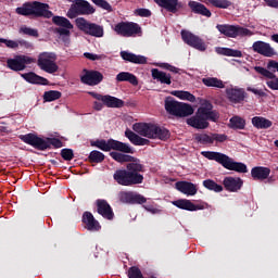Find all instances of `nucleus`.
<instances>
[{
    "mask_svg": "<svg viewBox=\"0 0 278 278\" xmlns=\"http://www.w3.org/2000/svg\"><path fill=\"white\" fill-rule=\"evenodd\" d=\"M121 58H123L126 62H132V64H147V58L143 55H136L127 51H122Z\"/></svg>",
    "mask_w": 278,
    "mask_h": 278,
    "instance_id": "cd10ccee",
    "label": "nucleus"
},
{
    "mask_svg": "<svg viewBox=\"0 0 278 278\" xmlns=\"http://www.w3.org/2000/svg\"><path fill=\"white\" fill-rule=\"evenodd\" d=\"M194 140L195 142H200V144H213L212 135L207 134H195Z\"/></svg>",
    "mask_w": 278,
    "mask_h": 278,
    "instance_id": "a19ab883",
    "label": "nucleus"
},
{
    "mask_svg": "<svg viewBox=\"0 0 278 278\" xmlns=\"http://www.w3.org/2000/svg\"><path fill=\"white\" fill-rule=\"evenodd\" d=\"M89 160L91 162L100 163V162H103V160H105V155L100 151L94 150L89 154Z\"/></svg>",
    "mask_w": 278,
    "mask_h": 278,
    "instance_id": "de8ad7c7",
    "label": "nucleus"
},
{
    "mask_svg": "<svg viewBox=\"0 0 278 278\" xmlns=\"http://www.w3.org/2000/svg\"><path fill=\"white\" fill-rule=\"evenodd\" d=\"M111 157L113 160H115V162H119L121 164L125 163V162H137L138 160H136L134 156L131 155H127V154H123L119 152H111L110 153Z\"/></svg>",
    "mask_w": 278,
    "mask_h": 278,
    "instance_id": "c9c22d12",
    "label": "nucleus"
},
{
    "mask_svg": "<svg viewBox=\"0 0 278 278\" xmlns=\"http://www.w3.org/2000/svg\"><path fill=\"white\" fill-rule=\"evenodd\" d=\"M165 110L166 112H168V114H172L173 116L186 117L194 114V109H192V105L177 102L173 98H167L165 100Z\"/></svg>",
    "mask_w": 278,
    "mask_h": 278,
    "instance_id": "423d86ee",
    "label": "nucleus"
},
{
    "mask_svg": "<svg viewBox=\"0 0 278 278\" xmlns=\"http://www.w3.org/2000/svg\"><path fill=\"white\" fill-rule=\"evenodd\" d=\"M216 29L227 38H244L254 35L253 30L240 25L218 24Z\"/></svg>",
    "mask_w": 278,
    "mask_h": 278,
    "instance_id": "0eeeda50",
    "label": "nucleus"
},
{
    "mask_svg": "<svg viewBox=\"0 0 278 278\" xmlns=\"http://www.w3.org/2000/svg\"><path fill=\"white\" fill-rule=\"evenodd\" d=\"M31 4L33 16H43L45 18H51L53 13L49 11V4L35 1Z\"/></svg>",
    "mask_w": 278,
    "mask_h": 278,
    "instance_id": "6ab92c4d",
    "label": "nucleus"
},
{
    "mask_svg": "<svg viewBox=\"0 0 278 278\" xmlns=\"http://www.w3.org/2000/svg\"><path fill=\"white\" fill-rule=\"evenodd\" d=\"M267 68H268V71H273L274 73H275V71H277V73H278V62L269 61L267 64Z\"/></svg>",
    "mask_w": 278,
    "mask_h": 278,
    "instance_id": "052dcab7",
    "label": "nucleus"
},
{
    "mask_svg": "<svg viewBox=\"0 0 278 278\" xmlns=\"http://www.w3.org/2000/svg\"><path fill=\"white\" fill-rule=\"evenodd\" d=\"M217 53L219 55H227L228 58H242V51L233 50L231 48H217Z\"/></svg>",
    "mask_w": 278,
    "mask_h": 278,
    "instance_id": "4c0bfd02",
    "label": "nucleus"
},
{
    "mask_svg": "<svg viewBox=\"0 0 278 278\" xmlns=\"http://www.w3.org/2000/svg\"><path fill=\"white\" fill-rule=\"evenodd\" d=\"M254 70L256 71V73H258L260 75H263V77H266L267 79H275V73L264 67L255 66Z\"/></svg>",
    "mask_w": 278,
    "mask_h": 278,
    "instance_id": "09e8293b",
    "label": "nucleus"
},
{
    "mask_svg": "<svg viewBox=\"0 0 278 278\" xmlns=\"http://www.w3.org/2000/svg\"><path fill=\"white\" fill-rule=\"evenodd\" d=\"M72 4L67 12L68 18H75L78 14H94V8L86 0H70Z\"/></svg>",
    "mask_w": 278,
    "mask_h": 278,
    "instance_id": "9b49d317",
    "label": "nucleus"
},
{
    "mask_svg": "<svg viewBox=\"0 0 278 278\" xmlns=\"http://www.w3.org/2000/svg\"><path fill=\"white\" fill-rule=\"evenodd\" d=\"M212 138H213V143H214V141H216V142H225V140H227V135L213 134Z\"/></svg>",
    "mask_w": 278,
    "mask_h": 278,
    "instance_id": "6e6d98bb",
    "label": "nucleus"
},
{
    "mask_svg": "<svg viewBox=\"0 0 278 278\" xmlns=\"http://www.w3.org/2000/svg\"><path fill=\"white\" fill-rule=\"evenodd\" d=\"M21 34H25L26 36H33L34 38H38V30L34 28H29L27 26H23L20 28Z\"/></svg>",
    "mask_w": 278,
    "mask_h": 278,
    "instance_id": "8fccbe9b",
    "label": "nucleus"
},
{
    "mask_svg": "<svg viewBox=\"0 0 278 278\" xmlns=\"http://www.w3.org/2000/svg\"><path fill=\"white\" fill-rule=\"evenodd\" d=\"M203 186L207 190H213V192H223V186L216 184V181H214L212 179L204 180Z\"/></svg>",
    "mask_w": 278,
    "mask_h": 278,
    "instance_id": "ea45409f",
    "label": "nucleus"
},
{
    "mask_svg": "<svg viewBox=\"0 0 278 278\" xmlns=\"http://www.w3.org/2000/svg\"><path fill=\"white\" fill-rule=\"evenodd\" d=\"M20 140H23L25 144H29L34 147V149H38L39 151H45L49 149V147H55V149H61L62 141L60 139H42L35 134L21 135Z\"/></svg>",
    "mask_w": 278,
    "mask_h": 278,
    "instance_id": "39448f33",
    "label": "nucleus"
},
{
    "mask_svg": "<svg viewBox=\"0 0 278 278\" xmlns=\"http://www.w3.org/2000/svg\"><path fill=\"white\" fill-rule=\"evenodd\" d=\"M252 50L254 51V53L264 55V58H273L274 55H277V51H275V48L270 47V43L265 41H255L252 45Z\"/></svg>",
    "mask_w": 278,
    "mask_h": 278,
    "instance_id": "dca6fc26",
    "label": "nucleus"
},
{
    "mask_svg": "<svg viewBox=\"0 0 278 278\" xmlns=\"http://www.w3.org/2000/svg\"><path fill=\"white\" fill-rule=\"evenodd\" d=\"M128 277L129 278H142V273L140 271V269L138 267H131L128 270Z\"/></svg>",
    "mask_w": 278,
    "mask_h": 278,
    "instance_id": "603ef678",
    "label": "nucleus"
},
{
    "mask_svg": "<svg viewBox=\"0 0 278 278\" xmlns=\"http://www.w3.org/2000/svg\"><path fill=\"white\" fill-rule=\"evenodd\" d=\"M93 147L97 149H101V151H121L122 153H134V148H131L127 143H123L121 141L110 139L108 141L100 140L93 143Z\"/></svg>",
    "mask_w": 278,
    "mask_h": 278,
    "instance_id": "1a4fd4ad",
    "label": "nucleus"
},
{
    "mask_svg": "<svg viewBox=\"0 0 278 278\" xmlns=\"http://www.w3.org/2000/svg\"><path fill=\"white\" fill-rule=\"evenodd\" d=\"M58 55L53 52H41L38 55L37 64L41 71L45 73H49L53 75V73H58L60 67L58 66Z\"/></svg>",
    "mask_w": 278,
    "mask_h": 278,
    "instance_id": "6e6552de",
    "label": "nucleus"
},
{
    "mask_svg": "<svg viewBox=\"0 0 278 278\" xmlns=\"http://www.w3.org/2000/svg\"><path fill=\"white\" fill-rule=\"evenodd\" d=\"M80 81L86 84L87 86H98L103 81V74L97 71H86L84 70V74L80 76Z\"/></svg>",
    "mask_w": 278,
    "mask_h": 278,
    "instance_id": "f3484780",
    "label": "nucleus"
},
{
    "mask_svg": "<svg viewBox=\"0 0 278 278\" xmlns=\"http://www.w3.org/2000/svg\"><path fill=\"white\" fill-rule=\"evenodd\" d=\"M248 92H253V94H257L258 97H266V92L260 89L248 87Z\"/></svg>",
    "mask_w": 278,
    "mask_h": 278,
    "instance_id": "bf43d9fd",
    "label": "nucleus"
},
{
    "mask_svg": "<svg viewBox=\"0 0 278 278\" xmlns=\"http://www.w3.org/2000/svg\"><path fill=\"white\" fill-rule=\"evenodd\" d=\"M226 97L231 103H240V101H244V90L238 87H228Z\"/></svg>",
    "mask_w": 278,
    "mask_h": 278,
    "instance_id": "412c9836",
    "label": "nucleus"
},
{
    "mask_svg": "<svg viewBox=\"0 0 278 278\" xmlns=\"http://www.w3.org/2000/svg\"><path fill=\"white\" fill-rule=\"evenodd\" d=\"M71 28H60L59 35H60V40L64 42L65 47H68L71 45Z\"/></svg>",
    "mask_w": 278,
    "mask_h": 278,
    "instance_id": "79ce46f5",
    "label": "nucleus"
},
{
    "mask_svg": "<svg viewBox=\"0 0 278 278\" xmlns=\"http://www.w3.org/2000/svg\"><path fill=\"white\" fill-rule=\"evenodd\" d=\"M88 94L93 97V99H97V101H101L106 108H123V105H125V102L116 97L102 96L94 91H89Z\"/></svg>",
    "mask_w": 278,
    "mask_h": 278,
    "instance_id": "2eb2a0df",
    "label": "nucleus"
},
{
    "mask_svg": "<svg viewBox=\"0 0 278 278\" xmlns=\"http://www.w3.org/2000/svg\"><path fill=\"white\" fill-rule=\"evenodd\" d=\"M202 83L204 86H207V88H225V83L216 77L203 78Z\"/></svg>",
    "mask_w": 278,
    "mask_h": 278,
    "instance_id": "e433bc0d",
    "label": "nucleus"
},
{
    "mask_svg": "<svg viewBox=\"0 0 278 278\" xmlns=\"http://www.w3.org/2000/svg\"><path fill=\"white\" fill-rule=\"evenodd\" d=\"M132 129L138 136H143V138H149L150 140H168L170 138L168 129L152 123H136Z\"/></svg>",
    "mask_w": 278,
    "mask_h": 278,
    "instance_id": "7ed1b4c3",
    "label": "nucleus"
},
{
    "mask_svg": "<svg viewBox=\"0 0 278 278\" xmlns=\"http://www.w3.org/2000/svg\"><path fill=\"white\" fill-rule=\"evenodd\" d=\"M60 97H62V93L55 90L46 91L43 94L45 101H48V102L58 101Z\"/></svg>",
    "mask_w": 278,
    "mask_h": 278,
    "instance_id": "49530a36",
    "label": "nucleus"
},
{
    "mask_svg": "<svg viewBox=\"0 0 278 278\" xmlns=\"http://www.w3.org/2000/svg\"><path fill=\"white\" fill-rule=\"evenodd\" d=\"M84 55L85 58H87V60H92V61L101 60V55H98L94 53L86 52Z\"/></svg>",
    "mask_w": 278,
    "mask_h": 278,
    "instance_id": "680f3d73",
    "label": "nucleus"
},
{
    "mask_svg": "<svg viewBox=\"0 0 278 278\" xmlns=\"http://www.w3.org/2000/svg\"><path fill=\"white\" fill-rule=\"evenodd\" d=\"M176 190L181 192L182 194H187V197H194L197 194V185L188 181H178L175 184Z\"/></svg>",
    "mask_w": 278,
    "mask_h": 278,
    "instance_id": "aec40b11",
    "label": "nucleus"
},
{
    "mask_svg": "<svg viewBox=\"0 0 278 278\" xmlns=\"http://www.w3.org/2000/svg\"><path fill=\"white\" fill-rule=\"evenodd\" d=\"M210 5H213L214 8H219L220 10H227V8H230L231 1L229 0H207Z\"/></svg>",
    "mask_w": 278,
    "mask_h": 278,
    "instance_id": "37998d69",
    "label": "nucleus"
},
{
    "mask_svg": "<svg viewBox=\"0 0 278 278\" xmlns=\"http://www.w3.org/2000/svg\"><path fill=\"white\" fill-rule=\"evenodd\" d=\"M144 210H147V212H150L151 214H160V208L153 207L151 205L144 206Z\"/></svg>",
    "mask_w": 278,
    "mask_h": 278,
    "instance_id": "0e129e2a",
    "label": "nucleus"
},
{
    "mask_svg": "<svg viewBox=\"0 0 278 278\" xmlns=\"http://www.w3.org/2000/svg\"><path fill=\"white\" fill-rule=\"evenodd\" d=\"M223 184L224 188L228 190V192H238V190L242 188L244 181H242L241 178L226 177Z\"/></svg>",
    "mask_w": 278,
    "mask_h": 278,
    "instance_id": "4be33fe9",
    "label": "nucleus"
},
{
    "mask_svg": "<svg viewBox=\"0 0 278 278\" xmlns=\"http://www.w3.org/2000/svg\"><path fill=\"white\" fill-rule=\"evenodd\" d=\"M137 14L139 16H151V11H149L148 9H139L137 10Z\"/></svg>",
    "mask_w": 278,
    "mask_h": 278,
    "instance_id": "e2e57ef3",
    "label": "nucleus"
},
{
    "mask_svg": "<svg viewBox=\"0 0 278 278\" xmlns=\"http://www.w3.org/2000/svg\"><path fill=\"white\" fill-rule=\"evenodd\" d=\"M173 205L179 207V210H188L189 212L201 210V206L194 205L190 200H177L173 202Z\"/></svg>",
    "mask_w": 278,
    "mask_h": 278,
    "instance_id": "2f4dec72",
    "label": "nucleus"
},
{
    "mask_svg": "<svg viewBox=\"0 0 278 278\" xmlns=\"http://www.w3.org/2000/svg\"><path fill=\"white\" fill-rule=\"evenodd\" d=\"M22 77L25 81H28V84H39L40 86L49 85V80L47 78L38 76L35 73L23 74Z\"/></svg>",
    "mask_w": 278,
    "mask_h": 278,
    "instance_id": "c85d7f7f",
    "label": "nucleus"
},
{
    "mask_svg": "<svg viewBox=\"0 0 278 278\" xmlns=\"http://www.w3.org/2000/svg\"><path fill=\"white\" fill-rule=\"evenodd\" d=\"M181 38L186 45H189V47H192L193 49H197L198 51H206L207 45L203 39H201L199 36L187 31L182 30L181 31Z\"/></svg>",
    "mask_w": 278,
    "mask_h": 278,
    "instance_id": "ddd939ff",
    "label": "nucleus"
},
{
    "mask_svg": "<svg viewBox=\"0 0 278 278\" xmlns=\"http://www.w3.org/2000/svg\"><path fill=\"white\" fill-rule=\"evenodd\" d=\"M269 8H278V0H264Z\"/></svg>",
    "mask_w": 278,
    "mask_h": 278,
    "instance_id": "69168bd1",
    "label": "nucleus"
},
{
    "mask_svg": "<svg viewBox=\"0 0 278 278\" xmlns=\"http://www.w3.org/2000/svg\"><path fill=\"white\" fill-rule=\"evenodd\" d=\"M36 59L28 55H16L14 59H9L7 64L11 71H25L26 64H34Z\"/></svg>",
    "mask_w": 278,
    "mask_h": 278,
    "instance_id": "4468645a",
    "label": "nucleus"
},
{
    "mask_svg": "<svg viewBox=\"0 0 278 278\" xmlns=\"http://www.w3.org/2000/svg\"><path fill=\"white\" fill-rule=\"evenodd\" d=\"M251 175L253 179L264 181V179H268V176L270 175V168L256 166L251 169Z\"/></svg>",
    "mask_w": 278,
    "mask_h": 278,
    "instance_id": "a878e982",
    "label": "nucleus"
},
{
    "mask_svg": "<svg viewBox=\"0 0 278 278\" xmlns=\"http://www.w3.org/2000/svg\"><path fill=\"white\" fill-rule=\"evenodd\" d=\"M114 31L124 38H131V36L140 34V26L134 22H122L114 26Z\"/></svg>",
    "mask_w": 278,
    "mask_h": 278,
    "instance_id": "f8f14e48",
    "label": "nucleus"
},
{
    "mask_svg": "<svg viewBox=\"0 0 278 278\" xmlns=\"http://www.w3.org/2000/svg\"><path fill=\"white\" fill-rule=\"evenodd\" d=\"M93 108H94L98 112L101 111V110H103V102L101 103V102L96 101V102L93 103Z\"/></svg>",
    "mask_w": 278,
    "mask_h": 278,
    "instance_id": "338daca9",
    "label": "nucleus"
},
{
    "mask_svg": "<svg viewBox=\"0 0 278 278\" xmlns=\"http://www.w3.org/2000/svg\"><path fill=\"white\" fill-rule=\"evenodd\" d=\"M117 81H129L132 86H138V78L136 75L129 73V72H122L117 74L116 76Z\"/></svg>",
    "mask_w": 278,
    "mask_h": 278,
    "instance_id": "f704fd0d",
    "label": "nucleus"
},
{
    "mask_svg": "<svg viewBox=\"0 0 278 278\" xmlns=\"http://www.w3.org/2000/svg\"><path fill=\"white\" fill-rule=\"evenodd\" d=\"M170 94H173V97H177V99H180L181 101H189L190 103H194V101H197V97L190 93V91L174 90Z\"/></svg>",
    "mask_w": 278,
    "mask_h": 278,
    "instance_id": "72a5a7b5",
    "label": "nucleus"
},
{
    "mask_svg": "<svg viewBox=\"0 0 278 278\" xmlns=\"http://www.w3.org/2000/svg\"><path fill=\"white\" fill-rule=\"evenodd\" d=\"M252 125L256 129H270V127H273V123L270 122V119L262 116L253 117Z\"/></svg>",
    "mask_w": 278,
    "mask_h": 278,
    "instance_id": "c756f323",
    "label": "nucleus"
},
{
    "mask_svg": "<svg viewBox=\"0 0 278 278\" xmlns=\"http://www.w3.org/2000/svg\"><path fill=\"white\" fill-rule=\"evenodd\" d=\"M244 119H242L241 117L235 116L230 118L229 126L231 127V129H244Z\"/></svg>",
    "mask_w": 278,
    "mask_h": 278,
    "instance_id": "a18cd8bd",
    "label": "nucleus"
},
{
    "mask_svg": "<svg viewBox=\"0 0 278 278\" xmlns=\"http://www.w3.org/2000/svg\"><path fill=\"white\" fill-rule=\"evenodd\" d=\"M98 213L103 216V218H108V220H112L114 218V212H112V207L105 200H98Z\"/></svg>",
    "mask_w": 278,
    "mask_h": 278,
    "instance_id": "5701e85b",
    "label": "nucleus"
},
{
    "mask_svg": "<svg viewBox=\"0 0 278 278\" xmlns=\"http://www.w3.org/2000/svg\"><path fill=\"white\" fill-rule=\"evenodd\" d=\"M76 25L78 29L93 36L94 38H103V26L86 21L84 17L76 18Z\"/></svg>",
    "mask_w": 278,
    "mask_h": 278,
    "instance_id": "9d476101",
    "label": "nucleus"
},
{
    "mask_svg": "<svg viewBox=\"0 0 278 278\" xmlns=\"http://www.w3.org/2000/svg\"><path fill=\"white\" fill-rule=\"evenodd\" d=\"M61 155H62L63 160L71 161V160H73V150H71V149H63L61 151Z\"/></svg>",
    "mask_w": 278,
    "mask_h": 278,
    "instance_id": "5fc2aeb1",
    "label": "nucleus"
},
{
    "mask_svg": "<svg viewBox=\"0 0 278 278\" xmlns=\"http://www.w3.org/2000/svg\"><path fill=\"white\" fill-rule=\"evenodd\" d=\"M266 84H267L268 88H270V90H278V78L267 80Z\"/></svg>",
    "mask_w": 278,
    "mask_h": 278,
    "instance_id": "4d7b16f0",
    "label": "nucleus"
},
{
    "mask_svg": "<svg viewBox=\"0 0 278 278\" xmlns=\"http://www.w3.org/2000/svg\"><path fill=\"white\" fill-rule=\"evenodd\" d=\"M4 45H5V47H8L9 49H18V41L5 39Z\"/></svg>",
    "mask_w": 278,
    "mask_h": 278,
    "instance_id": "13d9d810",
    "label": "nucleus"
},
{
    "mask_svg": "<svg viewBox=\"0 0 278 278\" xmlns=\"http://www.w3.org/2000/svg\"><path fill=\"white\" fill-rule=\"evenodd\" d=\"M201 155H203V157H206V160H213L214 162H217L218 164L224 166V168H227V170H235L236 173H249L247 164L235 162L231 157L224 153L202 151Z\"/></svg>",
    "mask_w": 278,
    "mask_h": 278,
    "instance_id": "20e7f679",
    "label": "nucleus"
},
{
    "mask_svg": "<svg viewBox=\"0 0 278 278\" xmlns=\"http://www.w3.org/2000/svg\"><path fill=\"white\" fill-rule=\"evenodd\" d=\"M125 136L136 147H146L147 144H150V142H151V141H149V139H144L131 130H126Z\"/></svg>",
    "mask_w": 278,
    "mask_h": 278,
    "instance_id": "393cba45",
    "label": "nucleus"
},
{
    "mask_svg": "<svg viewBox=\"0 0 278 278\" xmlns=\"http://www.w3.org/2000/svg\"><path fill=\"white\" fill-rule=\"evenodd\" d=\"M160 8H164L167 12H177V5H179V0H154Z\"/></svg>",
    "mask_w": 278,
    "mask_h": 278,
    "instance_id": "473e14b6",
    "label": "nucleus"
},
{
    "mask_svg": "<svg viewBox=\"0 0 278 278\" xmlns=\"http://www.w3.org/2000/svg\"><path fill=\"white\" fill-rule=\"evenodd\" d=\"M94 5H98V8H102L103 10H112V5L108 3L105 0H91Z\"/></svg>",
    "mask_w": 278,
    "mask_h": 278,
    "instance_id": "3c124183",
    "label": "nucleus"
},
{
    "mask_svg": "<svg viewBox=\"0 0 278 278\" xmlns=\"http://www.w3.org/2000/svg\"><path fill=\"white\" fill-rule=\"evenodd\" d=\"M151 73L153 79H156V81H160V84H166L167 86H170V74H166L165 72H162L157 68H153Z\"/></svg>",
    "mask_w": 278,
    "mask_h": 278,
    "instance_id": "7c9ffc66",
    "label": "nucleus"
},
{
    "mask_svg": "<svg viewBox=\"0 0 278 278\" xmlns=\"http://www.w3.org/2000/svg\"><path fill=\"white\" fill-rule=\"evenodd\" d=\"M83 222L85 223L89 231H99L101 229V225H99V222L94 219V216L92 215V213H89V212L84 213Z\"/></svg>",
    "mask_w": 278,
    "mask_h": 278,
    "instance_id": "b1692460",
    "label": "nucleus"
},
{
    "mask_svg": "<svg viewBox=\"0 0 278 278\" xmlns=\"http://www.w3.org/2000/svg\"><path fill=\"white\" fill-rule=\"evenodd\" d=\"M142 164L140 161H135L132 163L127 164V170L118 169L113 175L115 181L119 184V186H134L138 184H142L144 181V177L142 176L143 170Z\"/></svg>",
    "mask_w": 278,
    "mask_h": 278,
    "instance_id": "f03ea898",
    "label": "nucleus"
},
{
    "mask_svg": "<svg viewBox=\"0 0 278 278\" xmlns=\"http://www.w3.org/2000/svg\"><path fill=\"white\" fill-rule=\"evenodd\" d=\"M207 121L216 123L218 121V112L214 111V106L210 101H204L198 109L195 115L187 119V125H190L194 129H207L210 127Z\"/></svg>",
    "mask_w": 278,
    "mask_h": 278,
    "instance_id": "f257e3e1",
    "label": "nucleus"
},
{
    "mask_svg": "<svg viewBox=\"0 0 278 278\" xmlns=\"http://www.w3.org/2000/svg\"><path fill=\"white\" fill-rule=\"evenodd\" d=\"M54 25H59L60 27H64L65 29H73V24L66 17L54 16L52 18Z\"/></svg>",
    "mask_w": 278,
    "mask_h": 278,
    "instance_id": "58836bf2",
    "label": "nucleus"
},
{
    "mask_svg": "<svg viewBox=\"0 0 278 278\" xmlns=\"http://www.w3.org/2000/svg\"><path fill=\"white\" fill-rule=\"evenodd\" d=\"M16 13L22 16H34L31 3H26L16 9Z\"/></svg>",
    "mask_w": 278,
    "mask_h": 278,
    "instance_id": "c03bdc74",
    "label": "nucleus"
},
{
    "mask_svg": "<svg viewBox=\"0 0 278 278\" xmlns=\"http://www.w3.org/2000/svg\"><path fill=\"white\" fill-rule=\"evenodd\" d=\"M159 66L161 68H165L166 71H169L170 73H175V74L179 73V68H177L168 63H161Z\"/></svg>",
    "mask_w": 278,
    "mask_h": 278,
    "instance_id": "864d4df0",
    "label": "nucleus"
},
{
    "mask_svg": "<svg viewBox=\"0 0 278 278\" xmlns=\"http://www.w3.org/2000/svg\"><path fill=\"white\" fill-rule=\"evenodd\" d=\"M121 203H147V198L131 191H121L118 193Z\"/></svg>",
    "mask_w": 278,
    "mask_h": 278,
    "instance_id": "a211bd4d",
    "label": "nucleus"
},
{
    "mask_svg": "<svg viewBox=\"0 0 278 278\" xmlns=\"http://www.w3.org/2000/svg\"><path fill=\"white\" fill-rule=\"evenodd\" d=\"M271 40H274V42L278 43V35H273L271 36Z\"/></svg>",
    "mask_w": 278,
    "mask_h": 278,
    "instance_id": "774afa93",
    "label": "nucleus"
},
{
    "mask_svg": "<svg viewBox=\"0 0 278 278\" xmlns=\"http://www.w3.org/2000/svg\"><path fill=\"white\" fill-rule=\"evenodd\" d=\"M189 8L194 12L195 14H201L202 16H206V18H210L212 16V12L204 7L202 3L197 1H190Z\"/></svg>",
    "mask_w": 278,
    "mask_h": 278,
    "instance_id": "bb28decb",
    "label": "nucleus"
}]
</instances>
